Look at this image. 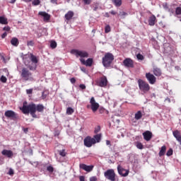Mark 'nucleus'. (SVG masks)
Instances as JSON below:
<instances>
[{"instance_id": "obj_60", "label": "nucleus", "mask_w": 181, "mask_h": 181, "mask_svg": "<svg viewBox=\"0 0 181 181\" xmlns=\"http://www.w3.org/2000/svg\"><path fill=\"white\" fill-rule=\"evenodd\" d=\"M106 145H110V146H111V141H110V140H107L106 141Z\"/></svg>"}, {"instance_id": "obj_13", "label": "nucleus", "mask_w": 181, "mask_h": 181, "mask_svg": "<svg viewBox=\"0 0 181 181\" xmlns=\"http://www.w3.org/2000/svg\"><path fill=\"white\" fill-rule=\"evenodd\" d=\"M146 78L149 84H155L156 83V77L149 72L146 74Z\"/></svg>"}, {"instance_id": "obj_3", "label": "nucleus", "mask_w": 181, "mask_h": 181, "mask_svg": "<svg viewBox=\"0 0 181 181\" xmlns=\"http://www.w3.org/2000/svg\"><path fill=\"white\" fill-rule=\"evenodd\" d=\"M112 62H114V55L110 52L106 53L102 59L104 67H110Z\"/></svg>"}, {"instance_id": "obj_14", "label": "nucleus", "mask_w": 181, "mask_h": 181, "mask_svg": "<svg viewBox=\"0 0 181 181\" xmlns=\"http://www.w3.org/2000/svg\"><path fill=\"white\" fill-rule=\"evenodd\" d=\"M123 64L125 67L134 69V61L131 58H127L123 61Z\"/></svg>"}, {"instance_id": "obj_11", "label": "nucleus", "mask_w": 181, "mask_h": 181, "mask_svg": "<svg viewBox=\"0 0 181 181\" xmlns=\"http://www.w3.org/2000/svg\"><path fill=\"white\" fill-rule=\"evenodd\" d=\"M90 108L93 112H95L98 110V108H100V104L95 102V99L94 98V97H92L90 98Z\"/></svg>"}, {"instance_id": "obj_25", "label": "nucleus", "mask_w": 181, "mask_h": 181, "mask_svg": "<svg viewBox=\"0 0 181 181\" xmlns=\"http://www.w3.org/2000/svg\"><path fill=\"white\" fill-rule=\"evenodd\" d=\"M180 15H181V4L179 6L175 7L174 16H179Z\"/></svg>"}, {"instance_id": "obj_27", "label": "nucleus", "mask_w": 181, "mask_h": 181, "mask_svg": "<svg viewBox=\"0 0 181 181\" xmlns=\"http://www.w3.org/2000/svg\"><path fill=\"white\" fill-rule=\"evenodd\" d=\"M166 153V146H163L158 153L159 156H163Z\"/></svg>"}, {"instance_id": "obj_59", "label": "nucleus", "mask_w": 181, "mask_h": 181, "mask_svg": "<svg viewBox=\"0 0 181 181\" xmlns=\"http://www.w3.org/2000/svg\"><path fill=\"white\" fill-rule=\"evenodd\" d=\"M1 60H3L4 63H6V59L4 56L1 57Z\"/></svg>"}, {"instance_id": "obj_57", "label": "nucleus", "mask_w": 181, "mask_h": 181, "mask_svg": "<svg viewBox=\"0 0 181 181\" xmlns=\"http://www.w3.org/2000/svg\"><path fill=\"white\" fill-rule=\"evenodd\" d=\"M98 132H100V127H98V129L95 130V134H98Z\"/></svg>"}, {"instance_id": "obj_53", "label": "nucleus", "mask_w": 181, "mask_h": 181, "mask_svg": "<svg viewBox=\"0 0 181 181\" xmlns=\"http://www.w3.org/2000/svg\"><path fill=\"white\" fill-rule=\"evenodd\" d=\"M51 4L58 5L57 0H50Z\"/></svg>"}, {"instance_id": "obj_5", "label": "nucleus", "mask_w": 181, "mask_h": 181, "mask_svg": "<svg viewBox=\"0 0 181 181\" xmlns=\"http://www.w3.org/2000/svg\"><path fill=\"white\" fill-rule=\"evenodd\" d=\"M21 76L24 81H32V80H33L32 72H30L28 68L22 69Z\"/></svg>"}, {"instance_id": "obj_10", "label": "nucleus", "mask_w": 181, "mask_h": 181, "mask_svg": "<svg viewBox=\"0 0 181 181\" xmlns=\"http://www.w3.org/2000/svg\"><path fill=\"white\" fill-rule=\"evenodd\" d=\"M84 145L87 148H91L94 144H95V139L91 138V136H87L86 138L84 139L83 140Z\"/></svg>"}, {"instance_id": "obj_48", "label": "nucleus", "mask_w": 181, "mask_h": 181, "mask_svg": "<svg viewBox=\"0 0 181 181\" xmlns=\"http://www.w3.org/2000/svg\"><path fill=\"white\" fill-rule=\"evenodd\" d=\"M26 93H27V94H32V93H33V89H32V88L27 89Z\"/></svg>"}, {"instance_id": "obj_19", "label": "nucleus", "mask_w": 181, "mask_h": 181, "mask_svg": "<svg viewBox=\"0 0 181 181\" xmlns=\"http://www.w3.org/2000/svg\"><path fill=\"white\" fill-rule=\"evenodd\" d=\"M153 73L154 76H156V77H160V76H162V69H160L158 67L153 66Z\"/></svg>"}, {"instance_id": "obj_35", "label": "nucleus", "mask_w": 181, "mask_h": 181, "mask_svg": "<svg viewBox=\"0 0 181 181\" xmlns=\"http://www.w3.org/2000/svg\"><path fill=\"white\" fill-rule=\"evenodd\" d=\"M47 170L49 173H53V172H54V168H53V166L52 165H48L47 167Z\"/></svg>"}, {"instance_id": "obj_22", "label": "nucleus", "mask_w": 181, "mask_h": 181, "mask_svg": "<svg viewBox=\"0 0 181 181\" xmlns=\"http://www.w3.org/2000/svg\"><path fill=\"white\" fill-rule=\"evenodd\" d=\"M175 9H176V5L172 4L168 8V11H167V12H169L170 16H172V15L175 16Z\"/></svg>"}, {"instance_id": "obj_23", "label": "nucleus", "mask_w": 181, "mask_h": 181, "mask_svg": "<svg viewBox=\"0 0 181 181\" xmlns=\"http://www.w3.org/2000/svg\"><path fill=\"white\" fill-rule=\"evenodd\" d=\"M73 16H74V13L71 11H68L67 13L65 14V18L66 21H70L72 19Z\"/></svg>"}, {"instance_id": "obj_28", "label": "nucleus", "mask_w": 181, "mask_h": 181, "mask_svg": "<svg viewBox=\"0 0 181 181\" xmlns=\"http://www.w3.org/2000/svg\"><path fill=\"white\" fill-rule=\"evenodd\" d=\"M173 135L177 140L181 138L180 132L179 130H175L173 132Z\"/></svg>"}, {"instance_id": "obj_21", "label": "nucleus", "mask_w": 181, "mask_h": 181, "mask_svg": "<svg viewBox=\"0 0 181 181\" xmlns=\"http://www.w3.org/2000/svg\"><path fill=\"white\" fill-rule=\"evenodd\" d=\"M156 23V16L154 15L151 16L148 18V25L150 26H155V23Z\"/></svg>"}, {"instance_id": "obj_42", "label": "nucleus", "mask_w": 181, "mask_h": 181, "mask_svg": "<svg viewBox=\"0 0 181 181\" xmlns=\"http://www.w3.org/2000/svg\"><path fill=\"white\" fill-rule=\"evenodd\" d=\"M27 46H31V47L35 46V42H33V40L28 41Z\"/></svg>"}, {"instance_id": "obj_34", "label": "nucleus", "mask_w": 181, "mask_h": 181, "mask_svg": "<svg viewBox=\"0 0 181 181\" xmlns=\"http://www.w3.org/2000/svg\"><path fill=\"white\" fill-rule=\"evenodd\" d=\"M73 112H74V109H73L71 107H68L66 109L67 115H71V114H73Z\"/></svg>"}, {"instance_id": "obj_41", "label": "nucleus", "mask_w": 181, "mask_h": 181, "mask_svg": "<svg viewBox=\"0 0 181 181\" xmlns=\"http://www.w3.org/2000/svg\"><path fill=\"white\" fill-rule=\"evenodd\" d=\"M0 81H1V83H6V81H8V79L6 78V76L2 75L0 78Z\"/></svg>"}, {"instance_id": "obj_63", "label": "nucleus", "mask_w": 181, "mask_h": 181, "mask_svg": "<svg viewBox=\"0 0 181 181\" xmlns=\"http://www.w3.org/2000/svg\"><path fill=\"white\" fill-rule=\"evenodd\" d=\"M23 131H24V132H25V134H27L28 131H29V129L25 128V129H23Z\"/></svg>"}, {"instance_id": "obj_55", "label": "nucleus", "mask_w": 181, "mask_h": 181, "mask_svg": "<svg viewBox=\"0 0 181 181\" xmlns=\"http://www.w3.org/2000/svg\"><path fill=\"white\" fill-rule=\"evenodd\" d=\"M70 81H71V83L72 84H74V83H76V78H71L70 79Z\"/></svg>"}, {"instance_id": "obj_50", "label": "nucleus", "mask_w": 181, "mask_h": 181, "mask_svg": "<svg viewBox=\"0 0 181 181\" xmlns=\"http://www.w3.org/2000/svg\"><path fill=\"white\" fill-rule=\"evenodd\" d=\"M79 88H80L81 90H86V85H84V84H80V85H79Z\"/></svg>"}, {"instance_id": "obj_62", "label": "nucleus", "mask_w": 181, "mask_h": 181, "mask_svg": "<svg viewBox=\"0 0 181 181\" xmlns=\"http://www.w3.org/2000/svg\"><path fill=\"white\" fill-rule=\"evenodd\" d=\"M165 101H168V103H170V99L169 98H166Z\"/></svg>"}, {"instance_id": "obj_40", "label": "nucleus", "mask_w": 181, "mask_h": 181, "mask_svg": "<svg viewBox=\"0 0 181 181\" xmlns=\"http://www.w3.org/2000/svg\"><path fill=\"white\" fill-rule=\"evenodd\" d=\"M167 156H172L173 155V149L169 148L166 153Z\"/></svg>"}, {"instance_id": "obj_26", "label": "nucleus", "mask_w": 181, "mask_h": 181, "mask_svg": "<svg viewBox=\"0 0 181 181\" xmlns=\"http://www.w3.org/2000/svg\"><path fill=\"white\" fill-rule=\"evenodd\" d=\"M113 5L117 7L121 6L122 5V0H111Z\"/></svg>"}, {"instance_id": "obj_2", "label": "nucleus", "mask_w": 181, "mask_h": 181, "mask_svg": "<svg viewBox=\"0 0 181 181\" xmlns=\"http://www.w3.org/2000/svg\"><path fill=\"white\" fill-rule=\"evenodd\" d=\"M24 64L28 67L30 70L35 71L37 67L39 60L33 54H26L23 57Z\"/></svg>"}, {"instance_id": "obj_44", "label": "nucleus", "mask_w": 181, "mask_h": 181, "mask_svg": "<svg viewBox=\"0 0 181 181\" xmlns=\"http://www.w3.org/2000/svg\"><path fill=\"white\" fill-rule=\"evenodd\" d=\"M136 57H137L138 60H144V55H142L141 54H138L136 55Z\"/></svg>"}, {"instance_id": "obj_49", "label": "nucleus", "mask_w": 181, "mask_h": 181, "mask_svg": "<svg viewBox=\"0 0 181 181\" xmlns=\"http://www.w3.org/2000/svg\"><path fill=\"white\" fill-rule=\"evenodd\" d=\"M90 181H97V177L95 176H93L90 177Z\"/></svg>"}, {"instance_id": "obj_37", "label": "nucleus", "mask_w": 181, "mask_h": 181, "mask_svg": "<svg viewBox=\"0 0 181 181\" xmlns=\"http://www.w3.org/2000/svg\"><path fill=\"white\" fill-rule=\"evenodd\" d=\"M99 112L100 114H104V113L108 114V110H105L104 107H100L99 109Z\"/></svg>"}, {"instance_id": "obj_12", "label": "nucleus", "mask_w": 181, "mask_h": 181, "mask_svg": "<svg viewBox=\"0 0 181 181\" xmlns=\"http://www.w3.org/2000/svg\"><path fill=\"white\" fill-rule=\"evenodd\" d=\"M117 172L119 175H120V176H122L123 177H127V176L129 175V170H125L121 165L117 166Z\"/></svg>"}, {"instance_id": "obj_7", "label": "nucleus", "mask_w": 181, "mask_h": 181, "mask_svg": "<svg viewBox=\"0 0 181 181\" xmlns=\"http://www.w3.org/2000/svg\"><path fill=\"white\" fill-rule=\"evenodd\" d=\"M71 53L76 56V57H81V59L88 57V52L84 50L72 49L71 50Z\"/></svg>"}, {"instance_id": "obj_54", "label": "nucleus", "mask_w": 181, "mask_h": 181, "mask_svg": "<svg viewBox=\"0 0 181 181\" xmlns=\"http://www.w3.org/2000/svg\"><path fill=\"white\" fill-rule=\"evenodd\" d=\"M79 180L80 181H86V177L83 175L79 177Z\"/></svg>"}, {"instance_id": "obj_9", "label": "nucleus", "mask_w": 181, "mask_h": 181, "mask_svg": "<svg viewBox=\"0 0 181 181\" xmlns=\"http://www.w3.org/2000/svg\"><path fill=\"white\" fill-rule=\"evenodd\" d=\"M107 83H108V80L107 79V76H103L96 80V84L99 87H107Z\"/></svg>"}, {"instance_id": "obj_47", "label": "nucleus", "mask_w": 181, "mask_h": 181, "mask_svg": "<svg viewBox=\"0 0 181 181\" xmlns=\"http://www.w3.org/2000/svg\"><path fill=\"white\" fill-rule=\"evenodd\" d=\"M3 30H5L6 32H9V30H11V27L5 26L4 27Z\"/></svg>"}, {"instance_id": "obj_64", "label": "nucleus", "mask_w": 181, "mask_h": 181, "mask_svg": "<svg viewBox=\"0 0 181 181\" xmlns=\"http://www.w3.org/2000/svg\"><path fill=\"white\" fill-rule=\"evenodd\" d=\"M180 144L181 145V136L177 140Z\"/></svg>"}, {"instance_id": "obj_8", "label": "nucleus", "mask_w": 181, "mask_h": 181, "mask_svg": "<svg viewBox=\"0 0 181 181\" xmlns=\"http://www.w3.org/2000/svg\"><path fill=\"white\" fill-rule=\"evenodd\" d=\"M4 115L6 118L13 119V121H15V119H18V118H19L18 113L15 112L13 110H6Z\"/></svg>"}, {"instance_id": "obj_6", "label": "nucleus", "mask_w": 181, "mask_h": 181, "mask_svg": "<svg viewBox=\"0 0 181 181\" xmlns=\"http://www.w3.org/2000/svg\"><path fill=\"white\" fill-rule=\"evenodd\" d=\"M104 176L105 179L110 181H115L117 180V174H115V171L114 169H108L104 173Z\"/></svg>"}, {"instance_id": "obj_36", "label": "nucleus", "mask_w": 181, "mask_h": 181, "mask_svg": "<svg viewBox=\"0 0 181 181\" xmlns=\"http://www.w3.org/2000/svg\"><path fill=\"white\" fill-rule=\"evenodd\" d=\"M59 153L61 156H62L63 158H64V156H66V149H62V150H60L59 151Z\"/></svg>"}, {"instance_id": "obj_30", "label": "nucleus", "mask_w": 181, "mask_h": 181, "mask_svg": "<svg viewBox=\"0 0 181 181\" xmlns=\"http://www.w3.org/2000/svg\"><path fill=\"white\" fill-rule=\"evenodd\" d=\"M0 23H1V25H8V18L0 16Z\"/></svg>"}, {"instance_id": "obj_39", "label": "nucleus", "mask_w": 181, "mask_h": 181, "mask_svg": "<svg viewBox=\"0 0 181 181\" xmlns=\"http://www.w3.org/2000/svg\"><path fill=\"white\" fill-rule=\"evenodd\" d=\"M136 146L138 149H144V145L141 142H137Z\"/></svg>"}, {"instance_id": "obj_24", "label": "nucleus", "mask_w": 181, "mask_h": 181, "mask_svg": "<svg viewBox=\"0 0 181 181\" xmlns=\"http://www.w3.org/2000/svg\"><path fill=\"white\" fill-rule=\"evenodd\" d=\"M11 43L13 46H15L16 47L19 46V40L16 37H13L11 40Z\"/></svg>"}, {"instance_id": "obj_56", "label": "nucleus", "mask_w": 181, "mask_h": 181, "mask_svg": "<svg viewBox=\"0 0 181 181\" xmlns=\"http://www.w3.org/2000/svg\"><path fill=\"white\" fill-rule=\"evenodd\" d=\"M8 175H10L11 176L12 175H13V170H12V168H10L9 170H8Z\"/></svg>"}, {"instance_id": "obj_51", "label": "nucleus", "mask_w": 181, "mask_h": 181, "mask_svg": "<svg viewBox=\"0 0 181 181\" xmlns=\"http://www.w3.org/2000/svg\"><path fill=\"white\" fill-rule=\"evenodd\" d=\"M120 16H127V13L125 11H122L119 13Z\"/></svg>"}, {"instance_id": "obj_17", "label": "nucleus", "mask_w": 181, "mask_h": 181, "mask_svg": "<svg viewBox=\"0 0 181 181\" xmlns=\"http://www.w3.org/2000/svg\"><path fill=\"white\" fill-rule=\"evenodd\" d=\"M1 155H3L4 156H6L7 158H9L11 159L13 156V152L11 150L4 149L1 151Z\"/></svg>"}, {"instance_id": "obj_46", "label": "nucleus", "mask_w": 181, "mask_h": 181, "mask_svg": "<svg viewBox=\"0 0 181 181\" xmlns=\"http://www.w3.org/2000/svg\"><path fill=\"white\" fill-rule=\"evenodd\" d=\"M85 5H90L91 0H82Z\"/></svg>"}, {"instance_id": "obj_20", "label": "nucleus", "mask_w": 181, "mask_h": 181, "mask_svg": "<svg viewBox=\"0 0 181 181\" xmlns=\"http://www.w3.org/2000/svg\"><path fill=\"white\" fill-rule=\"evenodd\" d=\"M143 136L145 141H149L151 139H152V132L149 131H146L143 133Z\"/></svg>"}, {"instance_id": "obj_15", "label": "nucleus", "mask_w": 181, "mask_h": 181, "mask_svg": "<svg viewBox=\"0 0 181 181\" xmlns=\"http://www.w3.org/2000/svg\"><path fill=\"white\" fill-rule=\"evenodd\" d=\"M80 62L87 67H91V66H93V59L91 58H88L86 61L84 59H80Z\"/></svg>"}, {"instance_id": "obj_4", "label": "nucleus", "mask_w": 181, "mask_h": 181, "mask_svg": "<svg viewBox=\"0 0 181 181\" xmlns=\"http://www.w3.org/2000/svg\"><path fill=\"white\" fill-rule=\"evenodd\" d=\"M137 83L139 84L140 91L142 93H146L149 90H151V86H149V83H146V81L142 79H139Z\"/></svg>"}, {"instance_id": "obj_38", "label": "nucleus", "mask_w": 181, "mask_h": 181, "mask_svg": "<svg viewBox=\"0 0 181 181\" xmlns=\"http://www.w3.org/2000/svg\"><path fill=\"white\" fill-rule=\"evenodd\" d=\"M110 32H111V26L107 25L105 27V33H110Z\"/></svg>"}, {"instance_id": "obj_61", "label": "nucleus", "mask_w": 181, "mask_h": 181, "mask_svg": "<svg viewBox=\"0 0 181 181\" xmlns=\"http://www.w3.org/2000/svg\"><path fill=\"white\" fill-rule=\"evenodd\" d=\"M110 13L111 15H117V12H115V11H111Z\"/></svg>"}, {"instance_id": "obj_18", "label": "nucleus", "mask_w": 181, "mask_h": 181, "mask_svg": "<svg viewBox=\"0 0 181 181\" xmlns=\"http://www.w3.org/2000/svg\"><path fill=\"white\" fill-rule=\"evenodd\" d=\"M38 15L44 17V22H49L50 21V15L45 11H40Z\"/></svg>"}, {"instance_id": "obj_58", "label": "nucleus", "mask_w": 181, "mask_h": 181, "mask_svg": "<svg viewBox=\"0 0 181 181\" xmlns=\"http://www.w3.org/2000/svg\"><path fill=\"white\" fill-rule=\"evenodd\" d=\"M8 2L10 4H15V2H16V0H8Z\"/></svg>"}, {"instance_id": "obj_32", "label": "nucleus", "mask_w": 181, "mask_h": 181, "mask_svg": "<svg viewBox=\"0 0 181 181\" xmlns=\"http://www.w3.org/2000/svg\"><path fill=\"white\" fill-rule=\"evenodd\" d=\"M48 95H49V92H47V90H44L42 93V96H41L42 100H45V98L47 97Z\"/></svg>"}, {"instance_id": "obj_52", "label": "nucleus", "mask_w": 181, "mask_h": 181, "mask_svg": "<svg viewBox=\"0 0 181 181\" xmlns=\"http://www.w3.org/2000/svg\"><path fill=\"white\" fill-rule=\"evenodd\" d=\"M6 36H8V33H6V32H5L4 33H3L1 35V39H5V37H6Z\"/></svg>"}, {"instance_id": "obj_45", "label": "nucleus", "mask_w": 181, "mask_h": 181, "mask_svg": "<svg viewBox=\"0 0 181 181\" xmlns=\"http://www.w3.org/2000/svg\"><path fill=\"white\" fill-rule=\"evenodd\" d=\"M163 8L165 9V11H166L168 12V11L169 10L170 6H168V4L165 3L163 5Z\"/></svg>"}, {"instance_id": "obj_43", "label": "nucleus", "mask_w": 181, "mask_h": 181, "mask_svg": "<svg viewBox=\"0 0 181 181\" xmlns=\"http://www.w3.org/2000/svg\"><path fill=\"white\" fill-rule=\"evenodd\" d=\"M40 4V0H33V5L35 6L39 5Z\"/></svg>"}, {"instance_id": "obj_33", "label": "nucleus", "mask_w": 181, "mask_h": 181, "mask_svg": "<svg viewBox=\"0 0 181 181\" xmlns=\"http://www.w3.org/2000/svg\"><path fill=\"white\" fill-rule=\"evenodd\" d=\"M50 47L51 49H56L57 47V42L56 41H51Z\"/></svg>"}, {"instance_id": "obj_31", "label": "nucleus", "mask_w": 181, "mask_h": 181, "mask_svg": "<svg viewBox=\"0 0 181 181\" xmlns=\"http://www.w3.org/2000/svg\"><path fill=\"white\" fill-rule=\"evenodd\" d=\"M92 139H95V144H97V142H100L101 141V134L95 135Z\"/></svg>"}, {"instance_id": "obj_16", "label": "nucleus", "mask_w": 181, "mask_h": 181, "mask_svg": "<svg viewBox=\"0 0 181 181\" xmlns=\"http://www.w3.org/2000/svg\"><path fill=\"white\" fill-rule=\"evenodd\" d=\"M79 168L81 169H83V170H85L86 172H91L93 170L94 166L93 165H87L86 164H80Z\"/></svg>"}, {"instance_id": "obj_1", "label": "nucleus", "mask_w": 181, "mask_h": 181, "mask_svg": "<svg viewBox=\"0 0 181 181\" xmlns=\"http://www.w3.org/2000/svg\"><path fill=\"white\" fill-rule=\"evenodd\" d=\"M21 111L23 114H29L30 112L33 118H37L36 111L37 112H43V111H45V106L42 104L36 105L35 103H31L28 105H23Z\"/></svg>"}, {"instance_id": "obj_29", "label": "nucleus", "mask_w": 181, "mask_h": 181, "mask_svg": "<svg viewBox=\"0 0 181 181\" xmlns=\"http://www.w3.org/2000/svg\"><path fill=\"white\" fill-rule=\"evenodd\" d=\"M134 118L135 119H136V121L141 119V118H142V112H141V110H139L137 112H136Z\"/></svg>"}]
</instances>
